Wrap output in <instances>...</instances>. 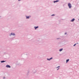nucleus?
<instances>
[{"mask_svg": "<svg viewBox=\"0 0 79 79\" xmlns=\"http://www.w3.org/2000/svg\"><path fill=\"white\" fill-rule=\"evenodd\" d=\"M69 61V59H67L66 60V63H68V61Z\"/></svg>", "mask_w": 79, "mask_h": 79, "instance_id": "7", "label": "nucleus"}, {"mask_svg": "<svg viewBox=\"0 0 79 79\" xmlns=\"http://www.w3.org/2000/svg\"><path fill=\"white\" fill-rule=\"evenodd\" d=\"M53 58L51 57V58L50 59H47V60H49V61H50V60H52V59Z\"/></svg>", "mask_w": 79, "mask_h": 79, "instance_id": "5", "label": "nucleus"}, {"mask_svg": "<svg viewBox=\"0 0 79 79\" xmlns=\"http://www.w3.org/2000/svg\"><path fill=\"white\" fill-rule=\"evenodd\" d=\"M4 62H5V61H4L3 60V61H1V63H3Z\"/></svg>", "mask_w": 79, "mask_h": 79, "instance_id": "10", "label": "nucleus"}, {"mask_svg": "<svg viewBox=\"0 0 79 79\" xmlns=\"http://www.w3.org/2000/svg\"><path fill=\"white\" fill-rule=\"evenodd\" d=\"M26 18L27 19H29V17H27Z\"/></svg>", "mask_w": 79, "mask_h": 79, "instance_id": "11", "label": "nucleus"}, {"mask_svg": "<svg viewBox=\"0 0 79 79\" xmlns=\"http://www.w3.org/2000/svg\"><path fill=\"white\" fill-rule=\"evenodd\" d=\"M67 34V33H65V34Z\"/></svg>", "mask_w": 79, "mask_h": 79, "instance_id": "15", "label": "nucleus"}, {"mask_svg": "<svg viewBox=\"0 0 79 79\" xmlns=\"http://www.w3.org/2000/svg\"><path fill=\"white\" fill-rule=\"evenodd\" d=\"M74 20H75V19H72V20H71V22H73V21H74Z\"/></svg>", "mask_w": 79, "mask_h": 79, "instance_id": "4", "label": "nucleus"}, {"mask_svg": "<svg viewBox=\"0 0 79 79\" xmlns=\"http://www.w3.org/2000/svg\"><path fill=\"white\" fill-rule=\"evenodd\" d=\"M58 69H58L57 70H58Z\"/></svg>", "mask_w": 79, "mask_h": 79, "instance_id": "16", "label": "nucleus"}, {"mask_svg": "<svg viewBox=\"0 0 79 79\" xmlns=\"http://www.w3.org/2000/svg\"><path fill=\"white\" fill-rule=\"evenodd\" d=\"M54 15H52V16H54Z\"/></svg>", "mask_w": 79, "mask_h": 79, "instance_id": "13", "label": "nucleus"}, {"mask_svg": "<svg viewBox=\"0 0 79 79\" xmlns=\"http://www.w3.org/2000/svg\"><path fill=\"white\" fill-rule=\"evenodd\" d=\"M59 67H60V66H58L57 67V68H59Z\"/></svg>", "mask_w": 79, "mask_h": 79, "instance_id": "14", "label": "nucleus"}, {"mask_svg": "<svg viewBox=\"0 0 79 79\" xmlns=\"http://www.w3.org/2000/svg\"><path fill=\"white\" fill-rule=\"evenodd\" d=\"M38 27H39L37 26V27H34V28L36 30V29H37V28H38Z\"/></svg>", "mask_w": 79, "mask_h": 79, "instance_id": "6", "label": "nucleus"}, {"mask_svg": "<svg viewBox=\"0 0 79 79\" xmlns=\"http://www.w3.org/2000/svg\"><path fill=\"white\" fill-rule=\"evenodd\" d=\"M4 78H5V77H4Z\"/></svg>", "mask_w": 79, "mask_h": 79, "instance_id": "17", "label": "nucleus"}, {"mask_svg": "<svg viewBox=\"0 0 79 79\" xmlns=\"http://www.w3.org/2000/svg\"><path fill=\"white\" fill-rule=\"evenodd\" d=\"M76 45V44H75L73 46H75Z\"/></svg>", "mask_w": 79, "mask_h": 79, "instance_id": "12", "label": "nucleus"}, {"mask_svg": "<svg viewBox=\"0 0 79 79\" xmlns=\"http://www.w3.org/2000/svg\"><path fill=\"white\" fill-rule=\"evenodd\" d=\"M6 66L7 68H11V67L9 65H6Z\"/></svg>", "mask_w": 79, "mask_h": 79, "instance_id": "3", "label": "nucleus"}, {"mask_svg": "<svg viewBox=\"0 0 79 79\" xmlns=\"http://www.w3.org/2000/svg\"><path fill=\"white\" fill-rule=\"evenodd\" d=\"M59 2V1H55L54 2L55 3L56 2Z\"/></svg>", "mask_w": 79, "mask_h": 79, "instance_id": "9", "label": "nucleus"}, {"mask_svg": "<svg viewBox=\"0 0 79 79\" xmlns=\"http://www.w3.org/2000/svg\"><path fill=\"white\" fill-rule=\"evenodd\" d=\"M62 50H63V48L60 49L59 51L60 52H61V51H62Z\"/></svg>", "mask_w": 79, "mask_h": 79, "instance_id": "8", "label": "nucleus"}, {"mask_svg": "<svg viewBox=\"0 0 79 79\" xmlns=\"http://www.w3.org/2000/svg\"><path fill=\"white\" fill-rule=\"evenodd\" d=\"M11 35H15V34L14 33H11V34L10 35L11 36Z\"/></svg>", "mask_w": 79, "mask_h": 79, "instance_id": "2", "label": "nucleus"}, {"mask_svg": "<svg viewBox=\"0 0 79 79\" xmlns=\"http://www.w3.org/2000/svg\"><path fill=\"white\" fill-rule=\"evenodd\" d=\"M19 1H20V0H19Z\"/></svg>", "mask_w": 79, "mask_h": 79, "instance_id": "18", "label": "nucleus"}, {"mask_svg": "<svg viewBox=\"0 0 79 79\" xmlns=\"http://www.w3.org/2000/svg\"><path fill=\"white\" fill-rule=\"evenodd\" d=\"M68 6L69 8H71V3H69L68 4Z\"/></svg>", "mask_w": 79, "mask_h": 79, "instance_id": "1", "label": "nucleus"}]
</instances>
